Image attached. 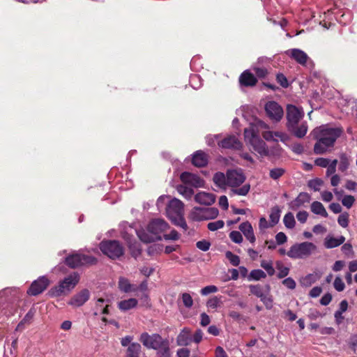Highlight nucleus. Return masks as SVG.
Segmentation results:
<instances>
[{"mask_svg":"<svg viewBox=\"0 0 357 357\" xmlns=\"http://www.w3.org/2000/svg\"><path fill=\"white\" fill-rule=\"evenodd\" d=\"M229 238L236 243H241L243 241V236L240 231H232L229 234Z\"/></svg>","mask_w":357,"mask_h":357,"instance_id":"50","label":"nucleus"},{"mask_svg":"<svg viewBox=\"0 0 357 357\" xmlns=\"http://www.w3.org/2000/svg\"><path fill=\"white\" fill-rule=\"evenodd\" d=\"M249 289H250V293L252 294H253V295L256 296L257 297L261 298L263 297V296L266 293H268L269 292V291H270V286L269 285H266L265 287H263L260 284H256V285L250 284L249 286Z\"/></svg>","mask_w":357,"mask_h":357,"instance_id":"27","label":"nucleus"},{"mask_svg":"<svg viewBox=\"0 0 357 357\" xmlns=\"http://www.w3.org/2000/svg\"><path fill=\"white\" fill-rule=\"evenodd\" d=\"M213 181L215 184L221 189H225L227 185V175L222 172H217L214 174Z\"/></svg>","mask_w":357,"mask_h":357,"instance_id":"30","label":"nucleus"},{"mask_svg":"<svg viewBox=\"0 0 357 357\" xmlns=\"http://www.w3.org/2000/svg\"><path fill=\"white\" fill-rule=\"evenodd\" d=\"M312 251V244L308 242L292 245L287 255L292 259H304L309 257Z\"/></svg>","mask_w":357,"mask_h":357,"instance_id":"6","label":"nucleus"},{"mask_svg":"<svg viewBox=\"0 0 357 357\" xmlns=\"http://www.w3.org/2000/svg\"><path fill=\"white\" fill-rule=\"evenodd\" d=\"M192 162L196 167H204L208 163V157L204 152L197 151L192 156Z\"/></svg>","mask_w":357,"mask_h":357,"instance_id":"22","label":"nucleus"},{"mask_svg":"<svg viewBox=\"0 0 357 357\" xmlns=\"http://www.w3.org/2000/svg\"><path fill=\"white\" fill-rule=\"evenodd\" d=\"M285 172L282 168H274L270 170V177L273 180H277L280 178Z\"/></svg>","mask_w":357,"mask_h":357,"instance_id":"43","label":"nucleus"},{"mask_svg":"<svg viewBox=\"0 0 357 357\" xmlns=\"http://www.w3.org/2000/svg\"><path fill=\"white\" fill-rule=\"evenodd\" d=\"M337 164V160H336V159L333 160L331 163L329 162V165L326 167H327V171H326L327 175L332 174L335 172Z\"/></svg>","mask_w":357,"mask_h":357,"instance_id":"58","label":"nucleus"},{"mask_svg":"<svg viewBox=\"0 0 357 357\" xmlns=\"http://www.w3.org/2000/svg\"><path fill=\"white\" fill-rule=\"evenodd\" d=\"M226 258L234 266H237L240 264V258L238 256L233 254L231 251H227L225 253Z\"/></svg>","mask_w":357,"mask_h":357,"instance_id":"42","label":"nucleus"},{"mask_svg":"<svg viewBox=\"0 0 357 357\" xmlns=\"http://www.w3.org/2000/svg\"><path fill=\"white\" fill-rule=\"evenodd\" d=\"M268 294V293H266L260 300L264 303L266 307L270 308L272 306L273 300Z\"/></svg>","mask_w":357,"mask_h":357,"instance_id":"63","label":"nucleus"},{"mask_svg":"<svg viewBox=\"0 0 357 357\" xmlns=\"http://www.w3.org/2000/svg\"><path fill=\"white\" fill-rule=\"evenodd\" d=\"M239 82L243 86H253L256 84L257 80L253 74L248 70H245L241 75Z\"/></svg>","mask_w":357,"mask_h":357,"instance_id":"21","label":"nucleus"},{"mask_svg":"<svg viewBox=\"0 0 357 357\" xmlns=\"http://www.w3.org/2000/svg\"><path fill=\"white\" fill-rule=\"evenodd\" d=\"M100 250L111 259H116L123 255V248L117 241H103L100 245Z\"/></svg>","mask_w":357,"mask_h":357,"instance_id":"8","label":"nucleus"},{"mask_svg":"<svg viewBox=\"0 0 357 357\" xmlns=\"http://www.w3.org/2000/svg\"><path fill=\"white\" fill-rule=\"evenodd\" d=\"M118 285L119 289L125 293L137 291V285L130 284L128 279L123 277L119 278Z\"/></svg>","mask_w":357,"mask_h":357,"instance_id":"23","label":"nucleus"},{"mask_svg":"<svg viewBox=\"0 0 357 357\" xmlns=\"http://www.w3.org/2000/svg\"><path fill=\"white\" fill-rule=\"evenodd\" d=\"M273 137L282 142H285L288 139V136L282 132H273Z\"/></svg>","mask_w":357,"mask_h":357,"instance_id":"64","label":"nucleus"},{"mask_svg":"<svg viewBox=\"0 0 357 357\" xmlns=\"http://www.w3.org/2000/svg\"><path fill=\"white\" fill-rule=\"evenodd\" d=\"M35 314V310L33 309L29 310V311L26 314L23 319L18 324L16 328V331L22 330L24 328V326L26 324H30Z\"/></svg>","mask_w":357,"mask_h":357,"instance_id":"32","label":"nucleus"},{"mask_svg":"<svg viewBox=\"0 0 357 357\" xmlns=\"http://www.w3.org/2000/svg\"><path fill=\"white\" fill-rule=\"evenodd\" d=\"M96 262L97 259L94 257L77 253L66 258V264L72 268L85 265H93Z\"/></svg>","mask_w":357,"mask_h":357,"instance_id":"7","label":"nucleus"},{"mask_svg":"<svg viewBox=\"0 0 357 357\" xmlns=\"http://www.w3.org/2000/svg\"><path fill=\"white\" fill-rule=\"evenodd\" d=\"M138 301L135 298H129L118 303V307L121 311H127L137 306Z\"/></svg>","mask_w":357,"mask_h":357,"instance_id":"29","label":"nucleus"},{"mask_svg":"<svg viewBox=\"0 0 357 357\" xmlns=\"http://www.w3.org/2000/svg\"><path fill=\"white\" fill-rule=\"evenodd\" d=\"M282 284L290 289H294L296 287V282L291 278L284 279L282 281Z\"/></svg>","mask_w":357,"mask_h":357,"instance_id":"61","label":"nucleus"},{"mask_svg":"<svg viewBox=\"0 0 357 357\" xmlns=\"http://www.w3.org/2000/svg\"><path fill=\"white\" fill-rule=\"evenodd\" d=\"M332 301V295L330 293L325 294L320 299V303L322 305H328Z\"/></svg>","mask_w":357,"mask_h":357,"instance_id":"60","label":"nucleus"},{"mask_svg":"<svg viewBox=\"0 0 357 357\" xmlns=\"http://www.w3.org/2000/svg\"><path fill=\"white\" fill-rule=\"evenodd\" d=\"M89 291L84 289L74 295L68 303L74 307H78L83 305L89 299Z\"/></svg>","mask_w":357,"mask_h":357,"instance_id":"15","label":"nucleus"},{"mask_svg":"<svg viewBox=\"0 0 357 357\" xmlns=\"http://www.w3.org/2000/svg\"><path fill=\"white\" fill-rule=\"evenodd\" d=\"M49 284L50 281L46 277H40L38 280L32 282L27 292L31 296L38 295L47 289Z\"/></svg>","mask_w":357,"mask_h":357,"instance_id":"13","label":"nucleus"},{"mask_svg":"<svg viewBox=\"0 0 357 357\" xmlns=\"http://www.w3.org/2000/svg\"><path fill=\"white\" fill-rule=\"evenodd\" d=\"M355 198L352 195H345L342 200L343 206L347 208H350L353 206Z\"/></svg>","mask_w":357,"mask_h":357,"instance_id":"49","label":"nucleus"},{"mask_svg":"<svg viewBox=\"0 0 357 357\" xmlns=\"http://www.w3.org/2000/svg\"><path fill=\"white\" fill-rule=\"evenodd\" d=\"M196 246L199 250L206 252L209 250L211 243L208 241L202 240L197 242Z\"/></svg>","mask_w":357,"mask_h":357,"instance_id":"53","label":"nucleus"},{"mask_svg":"<svg viewBox=\"0 0 357 357\" xmlns=\"http://www.w3.org/2000/svg\"><path fill=\"white\" fill-rule=\"evenodd\" d=\"M79 281V275L74 272L61 281L59 285L52 287L49 291V294L53 297L67 294L75 288Z\"/></svg>","mask_w":357,"mask_h":357,"instance_id":"3","label":"nucleus"},{"mask_svg":"<svg viewBox=\"0 0 357 357\" xmlns=\"http://www.w3.org/2000/svg\"><path fill=\"white\" fill-rule=\"evenodd\" d=\"M244 136L245 142L252 147L255 151L261 155H267L268 154L266 143L259 138L253 126L251 128L245 129Z\"/></svg>","mask_w":357,"mask_h":357,"instance_id":"4","label":"nucleus"},{"mask_svg":"<svg viewBox=\"0 0 357 357\" xmlns=\"http://www.w3.org/2000/svg\"><path fill=\"white\" fill-rule=\"evenodd\" d=\"M219 146L225 149H239L241 147V142L234 135H231L225 137L224 139L218 143Z\"/></svg>","mask_w":357,"mask_h":357,"instance_id":"18","label":"nucleus"},{"mask_svg":"<svg viewBox=\"0 0 357 357\" xmlns=\"http://www.w3.org/2000/svg\"><path fill=\"white\" fill-rule=\"evenodd\" d=\"M290 130L292 131L297 137L301 138L305 135L307 130V127L305 124L303 123L299 127L296 126L294 130Z\"/></svg>","mask_w":357,"mask_h":357,"instance_id":"38","label":"nucleus"},{"mask_svg":"<svg viewBox=\"0 0 357 357\" xmlns=\"http://www.w3.org/2000/svg\"><path fill=\"white\" fill-rule=\"evenodd\" d=\"M338 224L343 228H346L349 225V214L348 213H344L339 215L337 218Z\"/></svg>","mask_w":357,"mask_h":357,"instance_id":"45","label":"nucleus"},{"mask_svg":"<svg viewBox=\"0 0 357 357\" xmlns=\"http://www.w3.org/2000/svg\"><path fill=\"white\" fill-rule=\"evenodd\" d=\"M222 296H213L210 298L206 302V307L211 309H217L221 307L222 301L221 300Z\"/></svg>","mask_w":357,"mask_h":357,"instance_id":"34","label":"nucleus"},{"mask_svg":"<svg viewBox=\"0 0 357 357\" xmlns=\"http://www.w3.org/2000/svg\"><path fill=\"white\" fill-rule=\"evenodd\" d=\"M168 224L163 220H153L149 224L147 229L150 233L155 236L149 238L139 234V237L142 241L146 243L154 241L155 239H160V237L158 236V235L165 231L168 229Z\"/></svg>","mask_w":357,"mask_h":357,"instance_id":"5","label":"nucleus"},{"mask_svg":"<svg viewBox=\"0 0 357 357\" xmlns=\"http://www.w3.org/2000/svg\"><path fill=\"white\" fill-rule=\"evenodd\" d=\"M263 137L266 141L278 142V139L273 137V132L269 130H265L261 133Z\"/></svg>","mask_w":357,"mask_h":357,"instance_id":"57","label":"nucleus"},{"mask_svg":"<svg viewBox=\"0 0 357 357\" xmlns=\"http://www.w3.org/2000/svg\"><path fill=\"white\" fill-rule=\"evenodd\" d=\"M314 213L320 215L324 218L328 216V213L324 205L321 202L317 201H314Z\"/></svg>","mask_w":357,"mask_h":357,"instance_id":"37","label":"nucleus"},{"mask_svg":"<svg viewBox=\"0 0 357 357\" xmlns=\"http://www.w3.org/2000/svg\"><path fill=\"white\" fill-rule=\"evenodd\" d=\"M172 222L174 225L181 227L184 230H186L187 228H188V225H187V224H186V222H185V220L183 218V215L181 216L178 219L174 220V221H172Z\"/></svg>","mask_w":357,"mask_h":357,"instance_id":"59","label":"nucleus"},{"mask_svg":"<svg viewBox=\"0 0 357 357\" xmlns=\"http://www.w3.org/2000/svg\"><path fill=\"white\" fill-rule=\"evenodd\" d=\"M184 204L178 199L174 198L166 207L167 217L172 221L183 215Z\"/></svg>","mask_w":357,"mask_h":357,"instance_id":"9","label":"nucleus"},{"mask_svg":"<svg viewBox=\"0 0 357 357\" xmlns=\"http://www.w3.org/2000/svg\"><path fill=\"white\" fill-rule=\"evenodd\" d=\"M349 166V161L347 157L345 154H342L340 156V162L339 165V170L341 172H344L347 169Z\"/></svg>","mask_w":357,"mask_h":357,"instance_id":"52","label":"nucleus"},{"mask_svg":"<svg viewBox=\"0 0 357 357\" xmlns=\"http://www.w3.org/2000/svg\"><path fill=\"white\" fill-rule=\"evenodd\" d=\"M335 289L337 291H342L344 290L345 285L342 280L340 277L335 278L333 283Z\"/></svg>","mask_w":357,"mask_h":357,"instance_id":"54","label":"nucleus"},{"mask_svg":"<svg viewBox=\"0 0 357 357\" xmlns=\"http://www.w3.org/2000/svg\"><path fill=\"white\" fill-rule=\"evenodd\" d=\"M280 211L278 208L275 207L272 208L271 214H270V219L271 221V226L273 227L275 224H277L280 220Z\"/></svg>","mask_w":357,"mask_h":357,"instance_id":"41","label":"nucleus"},{"mask_svg":"<svg viewBox=\"0 0 357 357\" xmlns=\"http://www.w3.org/2000/svg\"><path fill=\"white\" fill-rule=\"evenodd\" d=\"M218 291V289L215 285H208L204 288H202L200 291V293L202 296H206L209 294L216 293Z\"/></svg>","mask_w":357,"mask_h":357,"instance_id":"51","label":"nucleus"},{"mask_svg":"<svg viewBox=\"0 0 357 357\" xmlns=\"http://www.w3.org/2000/svg\"><path fill=\"white\" fill-rule=\"evenodd\" d=\"M142 347L137 342H132L126 349L125 357H139Z\"/></svg>","mask_w":357,"mask_h":357,"instance_id":"28","label":"nucleus"},{"mask_svg":"<svg viewBox=\"0 0 357 357\" xmlns=\"http://www.w3.org/2000/svg\"><path fill=\"white\" fill-rule=\"evenodd\" d=\"M254 71L256 75L259 78H264L268 74V71L264 68H254Z\"/></svg>","mask_w":357,"mask_h":357,"instance_id":"62","label":"nucleus"},{"mask_svg":"<svg viewBox=\"0 0 357 357\" xmlns=\"http://www.w3.org/2000/svg\"><path fill=\"white\" fill-rule=\"evenodd\" d=\"M276 79L278 82L284 88H287L289 86V83L287 77L282 73L277 75Z\"/></svg>","mask_w":357,"mask_h":357,"instance_id":"55","label":"nucleus"},{"mask_svg":"<svg viewBox=\"0 0 357 357\" xmlns=\"http://www.w3.org/2000/svg\"><path fill=\"white\" fill-rule=\"evenodd\" d=\"M330 160L327 158H319L314 160V164L321 167H326L329 165Z\"/></svg>","mask_w":357,"mask_h":357,"instance_id":"56","label":"nucleus"},{"mask_svg":"<svg viewBox=\"0 0 357 357\" xmlns=\"http://www.w3.org/2000/svg\"><path fill=\"white\" fill-rule=\"evenodd\" d=\"M176 190L180 195L188 199H190L194 194V190L192 188L184 185H178Z\"/></svg>","mask_w":357,"mask_h":357,"instance_id":"35","label":"nucleus"},{"mask_svg":"<svg viewBox=\"0 0 357 357\" xmlns=\"http://www.w3.org/2000/svg\"><path fill=\"white\" fill-rule=\"evenodd\" d=\"M158 351V357H170L169 344V341L164 340L160 344V347L156 349Z\"/></svg>","mask_w":357,"mask_h":357,"instance_id":"31","label":"nucleus"},{"mask_svg":"<svg viewBox=\"0 0 357 357\" xmlns=\"http://www.w3.org/2000/svg\"><path fill=\"white\" fill-rule=\"evenodd\" d=\"M267 116L272 120L279 121L283 116V109L276 102L269 101L265 105Z\"/></svg>","mask_w":357,"mask_h":357,"instance_id":"12","label":"nucleus"},{"mask_svg":"<svg viewBox=\"0 0 357 357\" xmlns=\"http://www.w3.org/2000/svg\"><path fill=\"white\" fill-rule=\"evenodd\" d=\"M182 302L185 307L190 308L193 305L192 296L188 293H183L181 295Z\"/></svg>","mask_w":357,"mask_h":357,"instance_id":"46","label":"nucleus"},{"mask_svg":"<svg viewBox=\"0 0 357 357\" xmlns=\"http://www.w3.org/2000/svg\"><path fill=\"white\" fill-rule=\"evenodd\" d=\"M252 126L254 127L257 134H258L260 130L268 129L269 128L266 123L261 120H257L255 123L250 125L249 128H251Z\"/></svg>","mask_w":357,"mask_h":357,"instance_id":"47","label":"nucleus"},{"mask_svg":"<svg viewBox=\"0 0 357 357\" xmlns=\"http://www.w3.org/2000/svg\"><path fill=\"white\" fill-rule=\"evenodd\" d=\"M303 111L301 108L293 105L287 107V127L289 130H294L299 121L303 116Z\"/></svg>","mask_w":357,"mask_h":357,"instance_id":"10","label":"nucleus"},{"mask_svg":"<svg viewBox=\"0 0 357 357\" xmlns=\"http://www.w3.org/2000/svg\"><path fill=\"white\" fill-rule=\"evenodd\" d=\"M261 266L267 271V273L269 275L271 276V275H274L275 269H274V268L273 266V264H272L271 261H268L263 260L261 262Z\"/></svg>","mask_w":357,"mask_h":357,"instance_id":"44","label":"nucleus"},{"mask_svg":"<svg viewBox=\"0 0 357 357\" xmlns=\"http://www.w3.org/2000/svg\"><path fill=\"white\" fill-rule=\"evenodd\" d=\"M245 180V176L241 170H228L227 172V185L231 187L229 192L230 196L241 195L245 196L250 191V184H245L241 188H238Z\"/></svg>","mask_w":357,"mask_h":357,"instance_id":"2","label":"nucleus"},{"mask_svg":"<svg viewBox=\"0 0 357 357\" xmlns=\"http://www.w3.org/2000/svg\"><path fill=\"white\" fill-rule=\"evenodd\" d=\"M240 231L243 234L245 237L251 243H254L256 241L253 229L249 222H244L239 225Z\"/></svg>","mask_w":357,"mask_h":357,"instance_id":"19","label":"nucleus"},{"mask_svg":"<svg viewBox=\"0 0 357 357\" xmlns=\"http://www.w3.org/2000/svg\"><path fill=\"white\" fill-rule=\"evenodd\" d=\"M342 133V129L332 128L328 125L321 126L314 129V135L317 139V142L314 144V153L323 154L330 151Z\"/></svg>","mask_w":357,"mask_h":357,"instance_id":"1","label":"nucleus"},{"mask_svg":"<svg viewBox=\"0 0 357 357\" xmlns=\"http://www.w3.org/2000/svg\"><path fill=\"white\" fill-rule=\"evenodd\" d=\"M109 300L105 301L103 298H98L96 303V311L94 314L98 315V314H109Z\"/></svg>","mask_w":357,"mask_h":357,"instance_id":"26","label":"nucleus"},{"mask_svg":"<svg viewBox=\"0 0 357 357\" xmlns=\"http://www.w3.org/2000/svg\"><path fill=\"white\" fill-rule=\"evenodd\" d=\"M192 342L190 331L188 328H183L177 336L176 342L179 346L189 345Z\"/></svg>","mask_w":357,"mask_h":357,"instance_id":"24","label":"nucleus"},{"mask_svg":"<svg viewBox=\"0 0 357 357\" xmlns=\"http://www.w3.org/2000/svg\"><path fill=\"white\" fill-rule=\"evenodd\" d=\"M286 54L301 65H305L308 58L307 55L299 49L289 50Z\"/></svg>","mask_w":357,"mask_h":357,"instance_id":"17","label":"nucleus"},{"mask_svg":"<svg viewBox=\"0 0 357 357\" xmlns=\"http://www.w3.org/2000/svg\"><path fill=\"white\" fill-rule=\"evenodd\" d=\"M139 340L148 349H157L164 339L158 334L149 335L148 333L141 334Z\"/></svg>","mask_w":357,"mask_h":357,"instance_id":"11","label":"nucleus"},{"mask_svg":"<svg viewBox=\"0 0 357 357\" xmlns=\"http://www.w3.org/2000/svg\"><path fill=\"white\" fill-rule=\"evenodd\" d=\"M310 200V196L306 192H301L298 195L296 199L292 201L290 204V206L293 209H296L300 206L308 203Z\"/></svg>","mask_w":357,"mask_h":357,"instance_id":"25","label":"nucleus"},{"mask_svg":"<svg viewBox=\"0 0 357 357\" xmlns=\"http://www.w3.org/2000/svg\"><path fill=\"white\" fill-rule=\"evenodd\" d=\"M218 210L216 208H204V220L214 219L218 215Z\"/></svg>","mask_w":357,"mask_h":357,"instance_id":"36","label":"nucleus"},{"mask_svg":"<svg viewBox=\"0 0 357 357\" xmlns=\"http://www.w3.org/2000/svg\"><path fill=\"white\" fill-rule=\"evenodd\" d=\"M180 178L183 183L190 185L195 188H201L204 185V181L203 179L197 175L190 172H183Z\"/></svg>","mask_w":357,"mask_h":357,"instance_id":"14","label":"nucleus"},{"mask_svg":"<svg viewBox=\"0 0 357 357\" xmlns=\"http://www.w3.org/2000/svg\"><path fill=\"white\" fill-rule=\"evenodd\" d=\"M189 218L194 221L204 220V208L194 207L189 215Z\"/></svg>","mask_w":357,"mask_h":357,"instance_id":"33","label":"nucleus"},{"mask_svg":"<svg viewBox=\"0 0 357 357\" xmlns=\"http://www.w3.org/2000/svg\"><path fill=\"white\" fill-rule=\"evenodd\" d=\"M266 276V275L263 271L260 269H255L250 272L249 279L254 280H259L262 278H265Z\"/></svg>","mask_w":357,"mask_h":357,"instance_id":"40","label":"nucleus"},{"mask_svg":"<svg viewBox=\"0 0 357 357\" xmlns=\"http://www.w3.org/2000/svg\"><path fill=\"white\" fill-rule=\"evenodd\" d=\"M283 222L286 227L292 229L295 225L294 215L291 213H287L284 217Z\"/></svg>","mask_w":357,"mask_h":357,"instance_id":"39","label":"nucleus"},{"mask_svg":"<svg viewBox=\"0 0 357 357\" xmlns=\"http://www.w3.org/2000/svg\"><path fill=\"white\" fill-rule=\"evenodd\" d=\"M195 200L199 204L209 206L215 202V196L212 193L199 192L195 195Z\"/></svg>","mask_w":357,"mask_h":357,"instance_id":"16","label":"nucleus"},{"mask_svg":"<svg viewBox=\"0 0 357 357\" xmlns=\"http://www.w3.org/2000/svg\"><path fill=\"white\" fill-rule=\"evenodd\" d=\"M224 225L225 223L222 220H218L215 222H209L207 225V227L209 230L214 231L222 228Z\"/></svg>","mask_w":357,"mask_h":357,"instance_id":"48","label":"nucleus"},{"mask_svg":"<svg viewBox=\"0 0 357 357\" xmlns=\"http://www.w3.org/2000/svg\"><path fill=\"white\" fill-rule=\"evenodd\" d=\"M345 241V237L340 236L338 238H334L331 236H328L325 238L324 245L326 248L331 249L340 246Z\"/></svg>","mask_w":357,"mask_h":357,"instance_id":"20","label":"nucleus"}]
</instances>
